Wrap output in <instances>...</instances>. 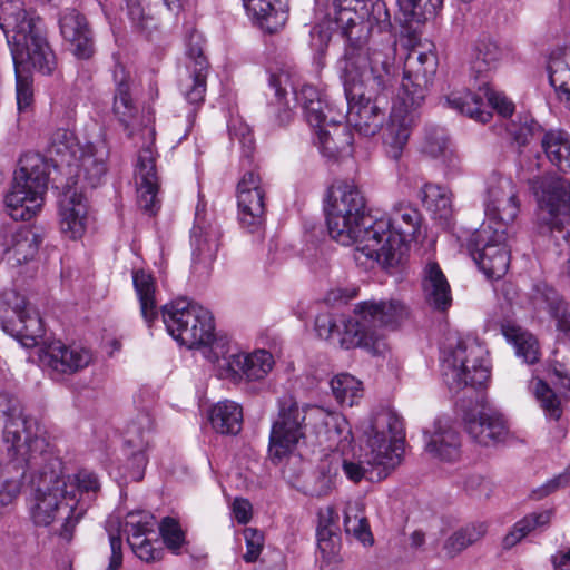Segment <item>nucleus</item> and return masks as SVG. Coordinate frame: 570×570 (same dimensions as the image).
I'll return each mask as SVG.
<instances>
[{"label":"nucleus","instance_id":"40","mask_svg":"<svg viewBox=\"0 0 570 570\" xmlns=\"http://www.w3.org/2000/svg\"><path fill=\"white\" fill-rule=\"evenodd\" d=\"M82 146L72 130L58 128L49 137L47 154L56 168L67 170Z\"/></svg>","mask_w":570,"mask_h":570},{"label":"nucleus","instance_id":"19","mask_svg":"<svg viewBox=\"0 0 570 570\" xmlns=\"http://www.w3.org/2000/svg\"><path fill=\"white\" fill-rule=\"evenodd\" d=\"M485 216L483 224L508 228L520 210L518 189L510 177L492 174L488 178Z\"/></svg>","mask_w":570,"mask_h":570},{"label":"nucleus","instance_id":"17","mask_svg":"<svg viewBox=\"0 0 570 570\" xmlns=\"http://www.w3.org/2000/svg\"><path fill=\"white\" fill-rule=\"evenodd\" d=\"M446 101L453 109L483 124L491 119V109L497 110L503 117L511 116L514 110L513 104L505 96L494 91L489 81H484L483 86H478L476 91L452 92L448 96Z\"/></svg>","mask_w":570,"mask_h":570},{"label":"nucleus","instance_id":"50","mask_svg":"<svg viewBox=\"0 0 570 570\" xmlns=\"http://www.w3.org/2000/svg\"><path fill=\"white\" fill-rule=\"evenodd\" d=\"M403 21L407 24L423 23L433 17L442 0H396Z\"/></svg>","mask_w":570,"mask_h":570},{"label":"nucleus","instance_id":"57","mask_svg":"<svg viewBox=\"0 0 570 570\" xmlns=\"http://www.w3.org/2000/svg\"><path fill=\"white\" fill-rule=\"evenodd\" d=\"M343 318H354V316L342 315L340 318H336L331 314L318 315L315 320L317 335L326 341H334L337 337V344L340 345V338L344 334Z\"/></svg>","mask_w":570,"mask_h":570},{"label":"nucleus","instance_id":"7","mask_svg":"<svg viewBox=\"0 0 570 570\" xmlns=\"http://www.w3.org/2000/svg\"><path fill=\"white\" fill-rule=\"evenodd\" d=\"M422 216L417 208L410 204H396L390 217H380L370 232L372 239L377 243L374 247L377 255L370 259L382 267L390 268L401 264L407 252V245L421 235Z\"/></svg>","mask_w":570,"mask_h":570},{"label":"nucleus","instance_id":"32","mask_svg":"<svg viewBox=\"0 0 570 570\" xmlns=\"http://www.w3.org/2000/svg\"><path fill=\"white\" fill-rule=\"evenodd\" d=\"M273 355L265 350L253 353L230 354L226 358V367L232 375L245 377L247 381L263 380L273 368Z\"/></svg>","mask_w":570,"mask_h":570},{"label":"nucleus","instance_id":"23","mask_svg":"<svg viewBox=\"0 0 570 570\" xmlns=\"http://www.w3.org/2000/svg\"><path fill=\"white\" fill-rule=\"evenodd\" d=\"M108 150L105 145L86 144L78 153L76 161L66 170L72 185L82 183L91 188L97 187L107 173L106 160Z\"/></svg>","mask_w":570,"mask_h":570},{"label":"nucleus","instance_id":"4","mask_svg":"<svg viewBox=\"0 0 570 570\" xmlns=\"http://www.w3.org/2000/svg\"><path fill=\"white\" fill-rule=\"evenodd\" d=\"M363 445L361 460H344L343 471L353 482L362 479L382 480L400 463L403 454L404 430L401 419L382 410L360 425Z\"/></svg>","mask_w":570,"mask_h":570},{"label":"nucleus","instance_id":"47","mask_svg":"<svg viewBox=\"0 0 570 570\" xmlns=\"http://www.w3.org/2000/svg\"><path fill=\"white\" fill-rule=\"evenodd\" d=\"M421 199L434 218L448 222L452 216V194L448 188L425 184L421 189Z\"/></svg>","mask_w":570,"mask_h":570},{"label":"nucleus","instance_id":"44","mask_svg":"<svg viewBox=\"0 0 570 570\" xmlns=\"http://www.w3.org/2000/svg\"><path fill=\"white\" fill-rule=\"evenodd\" d=\"M132 283L140 305V314L148 326L158 317L156 282L150 273L138 269L132 273Z\"/></svg>","mask_w":570,"mask_h":570},{"label":"nucleus","instance_id":"49","mask_svg":"<svg viewBox=\"0 0 570 570\" xmlns=\"http://www.w3.org/2000/svg\"><path fill=\"white\" fill-rule=\"evenodd\" d=\"M487 533L485 523H471L453 532L444 542L448 557L453 558L468 547L480 541Z\"/></svg>","mask_w":570,"mask_h":570},{"label":"nucleus","instance_id":"14","mask_svg":"<svg viewBox=\"0 0 570 570\" xmlns=\"http://www.w3.org/2000/svg\"><path fill=\"white\" fill-rule=\"evenodd\" d=\"M278 416L272 424L268 452L276 462L291 454L298 442L305 436V419L308 405L299 406L291 395L279 400ZM318 412V407H311Z\"/></svg>","mask_w":570,"mask_h":570},{"label":"nucleus","instance_id":"52","mask_svg":"<svg viewBox=\"0 0 570 570\" xmlns=\"http://www.w3.org/2000/svg\"><path fill=\"white\" fill-rule=\"evenodd\" d=\"M361 384L354 376L342 373L332 379L331 389L338 403L353 406L361 396Z\"/></svg>","mask_w":570,"mask_h":570},{"label":"nucleus","instance_id":"15","mask_svg":"<svg viewBox=\"0 0 570 570\" xmlns=\"http://www.w3.org/2000/svg\"><path fill=\"white\" fill-rule=\"evenodd\" d=\"M507 238L508 228L482 224L469 240V250L488 278L499 279L509 269L510 250Z\"/></svg>","mask_w":570,"mask_h":570},{"label":"nucleus","instance_id":"42","mask_svg":"<svg viewBox=\"0 0 570 570\" xmlns=\"http://www.w3.org/2000/svg\"><path fill=\"white\" fill-rule=\"evenodd\" d=\"M112 79L116 85L114 97V112L119 121L129 129L137 116V107L135 106L130 95L129 76L125 67L117 65L112 71Z\"/></svg>","mask_w":570,"mask_h":570},{"label":"nucleus","instance_id":"60","mask_svg":"<svg viewBox=\"0 0 570 570\" xmlns=\"http://www.w3.org/2000/svg\"><path fill=\"white\" fill-rule=\"evenodd\" d=\"M328 439L333 442L337 441L336 449L344 451L352 442V432L344 417L331 416L326 422Z\"/></svg>","mask_w":570,"mask_h":570},{"label":"nucleus","instance_id":"37","mask_svg":"<svg viewBox=\"0 0 570 570\" xmlns=\"http://www.w3.org/2000/svg\"><path fill=\"white\" fill-rule=\"evenodd\" d=\"M296 101L302 106L307 122L315 129L325 126L331 116H337L342 109H335L323 99L321 92L311 85H304L297 91L294 89Z\"/></svg>","mask_w":570,"mask_h":570},{"label":"nucleus","instance_id":"36","mask_svg":"<svg viewBox=\"0 0 570 570\" xmlns=\"http://www.w3.org/2000/svg\"><path fill=\"white\" fill-rule=\"evenodd\" d=\"M247 14L264 30L276 32L287 20V4L283 0H243Z\"/></svg>","mask_w":570,"mask_h":570},{"label":"nucleus","instance_id":"21","mask_svg":"<svg viewBox=\"0 0 570 570\" xmlns=\"http://www.w3.org/2000/svg\"><path fill=\"white\" fill-rule=\"evenodd\" d=\"M156 158L157 154L153 145L149 144L139 150L135 166L137 202L139 207L150 216L155 215L160 208Z\"/></svg>","mask_w":570,"mask_h":570},{"label":"nucleus","instance_id":"11","mask_svg":"<svg viewBox=\"0 0 570 570\" xmlns=\"http://www.w3.org/2000/svg\"><path fill=\"white\" fill-rule=\"evenodd\" d=\"M396 75H392L389 83L380 90L371 89L366 82L368 75L357 76L351 83L347 82V79H341L347 105L344 118L361 135L366 137L374 136L381 129L385 119V112L373 99L394 86Z\"/></svg>","mask_w":570,"mask_h":570},{"label":"nucleus","instance_id":"3","mask_svg":"<svg viewBox=\"0 0 570 570\" xmlns=\"http://www.w3.org/2000/svg\"><path fill=\"white\" fill-rule=\"evenodd\" d=\"M0 28L10 48L19 112L33 102L31 71L49 76L57 67L42 19L23 0H0Z\"/></svg>","mask_w":570,"mask_h":570},{"label":"nucleus","instance_id":"26","mask_svg":"<svg viewBox=\"0 0 570 570\" xmlns=\"http://www.w3.org/2000/svg\"><path fill=\"white\" fill-rule=\"evenodd\" d=\"M400 101V106L393 107L384 132L386 154L393 160H399L403 154L414 126L413 109L419 107Z\"/></svg>","mask_w":570,"mask_h":570},{"label":"nucleus","instance_id":"39","mask_svg":"<svg viewBox=\"0 0 570 570\" xmlns=\"http://www.w3.org/2000/svg\"><path fill=\"white\" fill-rule=\"evenodd\" d=\"M422 150L431 158L440 160L451 171L455 173L461 168V159L452 148L446 130L442 127L425 128Z\"/></svg>","mask_w":570,"mask_h":570},{"label":"nucleus","instance_id":"8","mask_svg":"<svg viewBox=\"0 0 570 570\" xmlns=\"http://www.w3.org/2000/svg\"><path fill=\"white\" fill-rule=\"evenodd\" d=\"M48 187V165L38 154H26L19 160L4 204L14 220H29L41 209Z\"/></svg>","mask_w":570,"mask_h":570},{"label":"nucleus","instance_id":"59","mask_svg":"<svg viewBox=\"0 0 570 570\" xmlns=\"http://www.w3.org/2000/svg\"><path fill=\"white\" fill-rule=\"evenodd\" d=\"M288 83V76L285 72L271 75L269 77V88L274 91V96L278 100V114L277 118L281 124H285L291 118V109L287 102H283L287 90L286 86Z\"/></svg>","mask_w":570,"mask_h":570},{"label":"nucleus","instance_id":"41","mask_svg":"<svg viewBox=\"0 0 570 570\" xmlns=\"http://www.w3.org/2000/svg\"><path fill=\"white\" fill-rule=\"evenodd\" d=\"M10 461L6 465L0 464V509L12 505L18 499L22 478L29 472L23 465L22 455L8 453Z\"/></svg>","mask_w":570,"mask_h":570},{"label":"nucleus","instance_id":"30","mask_svg":"<svg viewBox=\"0 0 570 570\" xmlns=\"http://www.w3.org/2000/svg\"><path fill=\"white\" fill-rule=\"evenodd\" d=\"M69 189L60 199V226L65 235L72 239L80 238L86 230L87 204L81 191Z\"/></svg>","mask_w":570,"mask_h":570},{"label":"nucleus","instance_id":"55","mask_svg":"<svg viewBox=\"0 0 570 570\" xmlns=\"http://www.w3.org/2000/svg\"><path fill=\"white\" fill-rule=\"evenodd\" d=\"M534 395L540 403L546 416L552 420H559L562 414L560 400L553 390L542 380H538L533 386Z\"/></svg>","mask_w":570,"mask_h":570},{"label":"nucleus","instance_id":"12","mask_svg":"<svg viewBox=\"0 0 570 570\" xmlns=\"http://www.w3.org/2000/svg\"><path fill=\"white\" fill-rule=\"evenodd\" d=\"M0 321L3 331L24 347L36 346L45 334L39 312L14 289L0 295Z\"/></svg>","mask_w":570,"mask_h":570},{"label":"nucleus","instance_id":"5","mask_svg":"<svg viewBox=\"0 0 570 570\" xmlns=\"http://www.w3.org/2000/svg\"><path fill=\"white\" fill-rule=\"evenodd\" d=\"M330 236L343 246H355L358 254L370 259L377 255L370 232L376 218L366 213L365 198L352 183L341 181L332 186L325 207Z\"/></svg>","mask_w":570,"mask_h":570},{"label":"nucleus","instance_id":"10","mask_svg":"<svg viewBox=\"0 0 570 570\" xmlns=\"http://www.w3.org/2000/svg\"><path fill=\"white\" fill-rule=\"evenodd\" d=\"M161 316L169 335L181 345L189 348L208 346L215 340L212 313L185 297L165 304Z\"/></svg>","mask_w":570,"mask_h":570},{"label":"nucleus","instance_id":"1","mask_svg":"<svg viewBox=\"0 0 570 570\" xmlns=\"http://www.w3.org/2000/svg\"><path fill=\"white\" fill-rule=\"evenodd\" d=\"M335 22L346 38L344 55L337 60L340 79L351 83L366 76L372 90L386 86L397 73L396 39L391 31V18L385 2L335 0Z\"/></svg>","mask_w":570,"mask_h":570},{"label":"nucleus","instance_id":"45","mask_svg":"<svg viewBox=\"0 0 570 570\" xmlns=\"http://www.w3.org/2000/svg\"><path fill=\"white\" fill-rule=\"evenodd\" d=\"M212 428L220 434H237L242 430L243 410L236 402L225 400L209 412Z\"/></svg>","mask_w":570,"mask_h":570},{"label":"nucleus","instance_id":"33","mask_svg":"<svg viewBox=\"0 0 570 570\" xmlns=\"http://www.w3.org/2000/svg\"><path fill=\"white\" fill-rule=\"evenodd\" d=\"M422 291L426 304L435 311L445 312L452 304L450 284L435 262L428 263L423 269Z\"/></svg>","mask_w":570,"mask_h":570},{"label":"nucleus","instance_id":"58","mask_svg":"<svg viewBox=\"0 0 570 570\" xmlns=\"http://www.w3.org/2000/svg\"><path fill=\"white\" fill-rule=\"evenodd\" d=\"M508 131L513 140L520 146H527L531 139L540 134V125L531 117L519 118L518 121H512L508 126Z\"/></svg>","mask_w":570,"mask_h":570},{"label":"nucleus","instance_id":"18","mask_svg":"<svg viewBox=\"0 0 570 570\" xmlns=\"http://www.w3.org/2000/svg\"><path fill=\"white\" fill-rule=\"evenodd\" d=\"M205 40L203 36L194 30L186 40L187 62L184 75L179 79V90L185 99L199 106L205 100L207 90V77L209 75V63L204 55Z\"/></svg>","mask_w":570,"mask_h":570},{"label":"nucleus","instance_id":"9","mask_svg":"<svg viewBox=\"0 0 570 570\" xmlns=\"http://www.w3.org/2000/svg\"><path fill=\"white\" fill-rule=\"evenodd\" d=\"M485 350L472 338H458L443 352L441 375L451 392L482 386L490 377Z\"/></svg>","mask_w":570,"mask_h":570},{"label":"nucleus","instance_id":"20","mask_svg":"<svg viewBox=\"0 0 570 570\" xmlns=\"http://www.w3.org/2000/svg\"><path fill=\"white\" fill-rule=\"evenodd\" d=\"M266 189L255 171L244 174L237 185L238 219L250 233L258 230L265 222Z\"/></svg>","mask_w":570,"mask_h":570},{"label":"nucleus","instance_id":"25","mask_svg":"<svg viewBox=\"0 0 570 570\" xmlns=\"http://www.w3.org/2000/svg\"><path fill=\"white\" fill-rule=\"evenodd\" d=\"M220 229L207 220L204 215L196 212L195 225L191 229L193 263L194 267H210L219 248Z\"/></svg>","mask_w":570,"mask_h":570},{"label":"nucleus","instance_id":"35","mask_svg":"<svg viewBox=\"0 0 570 570\" xmlns=\"http://www.w3.org/2000/svg\"><path fill=\"white\" fill-rule=\"evenodd\" d=\"M151 431V420L147 414L138 417V423H131L126 432V444L131 451V463L135 465L130 478L140 481L144 476V469L147 465L146 449L149 440L148 435Z\"/></svg>","mask_w":570,"mask_h":570},{"label":"nucleus","instance_id":"34","mask_svg":"<svg viewBox=\"0 0 570 570\" xmlns=\"http://www.w3.org/2000/svg\"><path fill=\"white\" fill-rule=\"evenodd\" d=\"M425 450L433 458L445 462H454L460 458V436L448 423L438 420L434 423V431L425 432Z\"/></svg>","mask_w":570,"mask_h":570},{"label":"nucleus","instance_id":"27","mask_svg":"<svg viewBox=\"0 0 570 570\" xmlns=\"http://www.w3.org/2000/svg\"><path fill=\"white\" fill-rule=\"evenodd\" d=\"M43 237L35 228L20 226L3 236V258L12 266H19L33 259Z\"/></svg>","mask_w":570,"mask_h":570},{"label":"nucleus","instance_id":"56","mask_svg":"<svg viewBox=\"0 0 570 570\" xmlns=\"http://www.w3.org/2000/svg\"><path fill=\"white\" fill-rule=\"evenodd\" d=\"M127 542L132 552L142 561L153 562L161 558V547L150 535L137 537L131 534L127 538Z\"/></svg>","mask_w":570,"mask_h":570},{"label":"nucleus","instance_id":"61","mask_svg":"<svg viewBox=\"0 0 570 570\" xmlns=\"http://www.w3.org/2000/svg\"><path fill=\"white\" fill-rule=\"evenodd\" d=\"M229 136L232 141H238L244 156L250 157L255 140L249 126L242 121H233L229 126Z\"/></svg>","mask_w":570,"mask_h":570},{"label":"nucleus","instance_id":"29","mask_svg":"<svg viewBox=\"0 0 570 570\" xmlns=\"http://www.w3.org/2000/svg\"><path fill=\"white\" fill-rule=\"evenodd\" d=\"M541 147L549 159L562 174L560 178L570 181V137L563 130L547 131L541 139ZM558 178L548 176L530 180L531 189L541 193V184L547 179Z\"/></svg>","mask_w":570,"mask_h":570},{"label":"nucleus","instance_id":"31","mask_svg":"<svg viewBox=\"0 0 570 570\" xmlns=\"http://www.w3.org/2000/svg\"><path fill=\"white\" fill-rule=\"evenodd\" d=\"M90 362L91 354L83 347L67 346L60 341L47 347L46 364L56 373L72 374L87 367Z\"/></svg>","mask_w":570,"mask_h":570},{"label":"nucleus","instance_id":"22","mask_svg":"<svg viewBox=\"0 0 570 570\" xmlns=\"http://www.w3.org/2000/svg\"><path fill=\"white\" fill-rule=\"evenodd\" d=\"M465 429L470 438L482 446H492L504 442L509 428L504 416L487 403L480 409L465 414Z\"/></svg>","mask_w":570,"mask_h":570},{"label":"nucleus","instance_id":"62","mask_svg":"<svg viewBox=\"0 0 570 570\" xmlns=\"http://www.w3.org/2000/svg\"><path fill=\"white\" fill-rule=\"evenodd\" d=\"M164 543L171 550H178L184 543V533L179 523L173 518H164L159 525Z\"/></svg>","mask_w":570,"mask_h":570},{"label":"nucleus","instance_id":"46","mask_svg":"<svg viewBox=\"0 0 570 570\" xmlns=\"http://www.w3.org/2000/svg\"><path fill=\"white\" fill-rule=\"evenodd\" d=\"M501 331L505 338L513 344L517 355L525 363L534 364L539 361V343L531 333L510 323L502 324Z\"/></svg>","mask_w":570,"mask_h":570},{"label":"nucleus","instance_id":"28","mask_svg":"<svg viewBox=\"0 0 570 570\" xmlns=\"http://www.w3.org/2000/svg\"><path fill=\"white\" fill-rule=\"evenodd\" d=\"M344 112L338 111L337 116H331L327 125L316 130L317 145L321 153L330 158L351 156L353 153V134L342 122Z\"/></svg>","mask_w":570,"mask_h":570},{"label":"nucleus","instance_id":"48","mask_svg":"<svg viewBox=\"0 0 570 570\" xmlns=\"http://www.w3.org/2000/svg\"><path fill=\"white\" fill-rule=\"evenodd\" d=\"M551 514L550 510H543L532 512L519 520L503 538V547L510 549L533 531L547 528L551 521Z\"/></svg>","mask_w":570,"mask_h":570},{"label":"nucleus","instance_id":"54","mask_svg":"<svg viewBox=\"0 0 570 570\" xmlns=\"http://www.w3.org/2000/svg\"><path fill=\"white\" fill-rule=\"evenodd\" d=\"M156 520L155 517L147 511H132L126 517L124 523V532L127 538L131 534L137 537L154 535L156 537Z\"/></svg>","mask_w":570,"mask_h":570},{"label":"nucleus","instance_id":"2","mask_svg":"<svg viewBox=\"0 0 570 570\" xmlns=\"http://www.w3.org/2000/svg\"><path fill=\"white\" fill-rule=\"evenodd\" d=\"M31 449L33 454L30 450L22 451L23 465L29 468L32 487L28 502L30 519L37 527H49L63 519L59 535L69 541L76 523L100 489L98 478L87 470L63 475L62 462L53 454L47 440L36 441Z\"/></svg>","mask_w":570,"mask_h":570},{"label":"nucleus","instance_id":"63","mask_svg":"<svg viewBox=\"0 0 570 570\" xmlns=\"http://www.w3.org/2000/svg\"><path fill=\"white\" fill-rule=\"evenodd\" d=\"M325 514H321L317 528L318 549L324 557H330L336 553L340 538L332 527L323 524Z\"/></svg>","mask_w":570,"mask_h":570},{"label":"nucleus","instance_id":"13","mask_svg":"<svg viewBox=\"0 0 570 570\" xmlns=\"http://www.w3.org/2000/svg\"><path fill=\"white\" fill-rule=\"evenodd\" d=\"M438 56L432 45L413 46L404 60L399 99L406 106H420L438 70Z\"/></svg>","mask_w":570,"mask_h":570},{"label":"nucleus","instance_id":"64","mask_svg":"<svg viewBox=\"0 0 570 570\" xmlns=\"http://www.w3.org/2000/svg\"><path fill=\"white\" fill-rule=\"evenodd\" d=\"M244 539L246 542L247 551L243 558L246 562H254L258 559V556L263 549V534L254 528H246L244 530Z\"/></svg>","mask_w":570,"mask_h":570},{"label":"nucleus","instance_id":"6","mask_svg":"<svg viewBox=\"0 0 570 570\" xmlns=\"http://www.w3.org/2000/svg\"><path fill=\"white\" fill-rule=\"evenodd\" d=\"M354 318H343L344 334L340 347H361L372 355H384L387 350L381 330L395 331L407 318L406 305L396 298L364 301L355 305Z\"/></svg>","mask_w":570,"mask_h":570},{"label":"nucleus","instance_id":"43","mask_svg":"<svg viewBox=\"0 0 570 570\" xmlns=\"http://www.w3.org/2000/svg\"><path fill=\"white\" fill-rule=\"evenodd\" d=\"M534 304L548 311V313L557 322L558 337L564 342L570 343V308L558 293L550 287L539 293L534 298Z\"/></svg>","mask_w":570,"mask_h":570},{"label":"nucleus","instance_id":"38","mask_svg":"<svg viewBox=\"0 0 570 570\" xmlns=\"http://www.w3.org/2000/svg\"><path fill=\"white\" fill-rule=\"evenodd\" d=\"M502 50L491 39H480L472 51L470 59V76L475 80L476 87L489 81L491 73L499 67Z\"/></svg>","mask_w":570,"mask_h":570},{"label":"nucleus","instance_id":"53","mask_svg":"<svg viewBox=\"0 0 570 570\" xmlns=\"http://www.w3.org/2000/svg\"><path fill=\"white\" fill-rule=\"evenodd\" d=\"M344 527L346 533L352 534L363 543L372 540L368 522L363 515L358 502L347 504L344 515Z\"/></svg>","mask_w":570,"mask_h":570},{"label":"nucleus","instance_id":"16","mask_svg":"<svg viewBox=\"0 0 570 570\" xmlns=\"http://www.w3.org/2000/svg\"><path fill=\"white\" fill-rule=\"evenodd\" d=\"M0 425L2 439L8 453L22 455L28 446L33 454V444L38 440H46L38 434L37 422L23 413L20 401L9 394L0 393Z\"/></svg>","mask_w":570,"mask_h":570},{"label":"nucleus","instance_id":"24","mask_svg":"<svg viewBox=\"0 0 570 570\" xmlns=\"http://www.w3.org/2000/svg\"><path fill=\"white\" fill-rule=\"evenodd\" d=\"M60 33L70 43L78 59H89L95 52L92 31L87 19L78 10L66 8L59 16Z\"/></svg>","mask_w":570,"mask_h":570},{"label":"nucleus","instance_id":"51","mask_svg":"<svg viewBox=\"0 0 570 570\" xmlns=\"http://www.w3.org/2000/svg\"><path fill=\"white\" fill-rule=\"evenodd\" d=\"M549 80L559 100L570 110V61L553 59L549 65Z\"/></svg>","mask_w":570,"mask_h":570}]
</instances>
